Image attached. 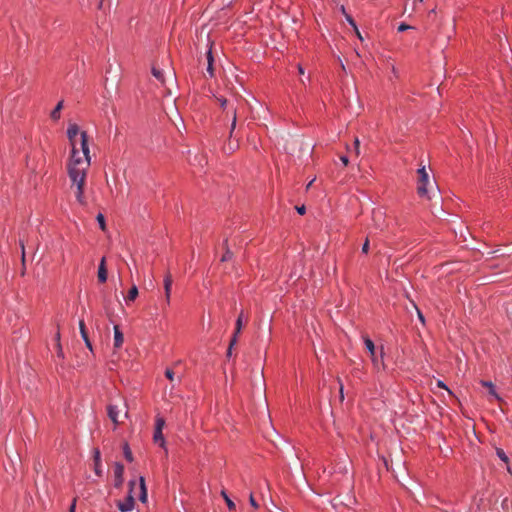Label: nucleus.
Listing matches in <instances>:
<instances>
[{
    "mask_svg": "<svg viewBox=\"0 0 512 512\" xmlns=\"http://www.w3.org/2000/svg\"><path fill=\"white\" fill-rule=\"evenodd\" d=\"M231 257H232V253L229 250H227L221 260L227 261V260L231 259Z\"/></svg>",
    "mask_w": 512,
    "mask_h": 512,
    "instance_id": "72a5a7b5",
    "label": "nucleus"
},
{
    "mask_svg": "<svg viewBox=\"0 0 512 512\" xmlns=\"http://www.w3.org/2000/svg\"><path fill=\"white\" fill-rule=\"evenodd\" d=\"M56 340H57V355L59 357H63V351H62V347L60 344V334L59 333H57V335H56Z\"/></svg>",
    "mask_w": 512,
    "mask_h": 512,
    "instance_id": "cd10ccee",
    "label": "nucleus"
},
{
    "mask_svg": "<svg viewBox=\"0 0 512 512\" xmlns=\"http://www.w3.org/2000/svg\"><path fill=\"white\" fill-rule=\"evenodd\" d=\"M241 331H238L237 330V327H235V331H234V334L232 337H235V338H238V335L240 334Z\"/></svg>",
    "mask_w": 512,
    "mask_h": 512,
    "instance_id": "37998d69",
    "label": "nucleus"
},
{
    "mask_svg": "<svg viewBox=\"0 0 512 512\" xmlns=\"http://www.w3.org/2000/svg\"><path fill=\"white\" fill-rule=\"evenodd\" d=\"M123 475H124V466L121 463L116 462L114 465V486L115 487L119 488L122 486L123 481H124Z\"/></svg>",
    "mask_w": 512,
    "mask_h": 512,
    "instance_id": "0eeeda50",
    "label": "nucleus"
},
{
    "mask_svg": "<svg viewBox=\"0 0 512 512\" xmlns=\"http://www.w3.org/2000/svg\"><path fill=\"white\" fill-rule=\"evenodd\" d=\"M340 394H341V398L343 399V386L340 385Z\"/></svg>",
    "mask_w": 512,
    "mask_h": 512,
    "instance_id": "a18cd8bd",
    "label": "nucleus"
},
{
    "mask_svg": "<svg viewBox=\"0 0 512 512\" xmlns=\"http://www.w3.org/2000/svg\"><path fill=\"white\" fill-rule=\"evenodd\" d=\"M107 411H108V417L111 419V421L114 424H118L119 423L118 416H119V413H120L119 407L117 405L110 404L107 407Z\"/></svg>",
    "mask_w": 512,
    "mask_h": 512,
    "instance_id": "9d476101",
    "label": "nucleus"
},
{
    "mask_svg": "<svg viewBox=\"0 0 512 512\" xmlns=\"http://www.w3.org/2000/svg\"><path fill=\"white\" fill-rule=\"evenodd\" d=\"M313 182H314V180L310 181L306 188L309 189L311 187V185L313 184Z\"/></svg>",
    "mask_w": 512,
    "mask_h": 512,
    "instance_id": "49530a36",
    "label": "nucleus"
},
{
    "mask_svg": "<svg viewBox=\"0 0 512 512\" xmlns=\"http://www.w3.org/2000/svg\"><path fill=\"white\" fill-rule=\"evenodd\" d=\"M341 11H342V13H343L344 15H345V14H347V13H346V11H345L344 6H341Z\"/></svg>",
    "mask_w": 512,
    "mask_h": 512,
    "instance_id": "09e8293b",
    "label": "nucleus"
},
{
    "mask_svg": "<svg viewBox=\"0 0 512 512\" xmlns=\"http://www.w3.org/2000/svg\"><path fill=\"white\" fill-rule=\"evenodd\" d=\"M75 509H76V499L73 500V502L69 508V512H75Z\"/></svg>",
    "mask_w": 512,
    "mask_h": 512,
    "instance_id": "e433bc0d",
    "label": "nucleus"
},
{
    "mask_svg": "<svg viewBox=\"0 0 512 512\" xmlns=\"http://www.w3.org/2000/svg\"><path fill=\"white\" fill-rule=\"evenodd\" d=\"M152 75L161 83H164L163 71L155 66L152 67Z\"/></svg>",
    "mask_w": 512,
    "mask_h": 512,
    "instance_id": "aec40b11",
    "label": "nucleus"
},
{
    "mask_svg": "<svg viewBox=\"0 0 512 512\" xmlns=\"http://www.w3.org/2000/svg\"><path fill=\"white\" fill-rule=\"evenodd\" d=\"M249 502H250L251 506H252L253 508H255V509H257V508L259 507V505H258V503L256 502V500H255V498H254V496H253V494H252V493L250 494Z\"/></svg>",
    "mask_w": 512,
    "mask_h": 512,
    "instance_id": "7c9ffc66",
    "label": "nucleus"
},
{
    "mask_svg": "<svg viewBox=\"0 0 512 512\" xmlns=\"http://www.w3.org/2000/svg\"><path fill=\"white\" fill-rule=\"evenodd\" d=\"M129 486H130V492H129L128 497L123 502H119L117 504L119 510L122 512H128L134 508V498L132 496V490H133V487L135 486V482L130 481Z\"/></svg>",
    "mask_w": 512,
    "mask_h": 512,
    "instance_id": "39448f33",
    "label": "nucleus"
},
{
    "mask_svg": "<svg viewBox=\"0 0 512 512\" xmlns=\"http://www.w3.org/2000/svg\"><path fill=\"white\" fill-rule=\"evenodd\" d=\"M98 281L104 283L107 281V268H106V259L103 257L100 261L97 273Z\"/></svg>",
    "mask_w": 512,
    "mask_h": 512,
    "instance_id": "6e6552de",
    "label": "nucleus"
},
{
    "mask_svg": "<svg viewBox=\"0 0 512 512\" xmlns=\"http://www.w3.org/2000/svg\"><path fill=\"white\" fill-rule=\"evenodd\" d=\"M63 100L59 101L56 107L52 110L50 117L52 120L57 121L60 119V112L63 108Z\"/></svg>",
    "mask_w": 512,
    "mask_h": 512,
    "instance_id": "2eb2a0df",
    "label": "nucleus"
},
{
    "mask_svg": "<svg viewBox=\"0 0 512 512\" xmlns=\"http://www.w3.org/2000/svg\"><path fill=\"white\" fill-rule=\"evenodd\" d=\"M242 326H243V311L239 314V316H238V318L236 320L235 327H237L238 331H241Z\"/></svg>",
    "mask_w": 512,
    "mask_h": 512,
    "instance_id": "bb28decb",
    "label": "nucleus"
},
{
    "mask_svg": "<svg viewBox=\"0 0 512 512\" xmlns=\"http://www.w3.org/2000/svg\"><path fill=\"white\" fill-rule=\"evenodd\" d=\"M216 100L218 101V103L220 104V106L222 108H225L227 105L230 106L231 110H232V114H233V120H232V124H231V130H230V135H232L235 127H236V121H237V106L238 105H234V103H232L231 101H228L226 98L224 97H216ZM240 99H236V102L237 104L240 103Z\"/></svg>",
    "mask_w": 512,
    "mask_h": 512,
    "instance_id": "20e7f679",
    "label": "nucleus"
},
{
    "mask_svg": "<svg viewBox=\"0 0 512 512\" xmlns=\"http://www.w3.org/2000/svg\"><path fill=\"white\" fill-rule=\"evenodd\" d=\"M363 340L367 350L370 353V356H374L376 354V348L373 341L367 336H363Z\"/></svg>",
    "mask_w": 512,
    "mask_h": 512,
    "instance_id": "f3484780",
    "label": "nucleus"
},
{
    "mask_svg": "<svg viewBox=\"0 0 512 512\" xmlns=\"http://www.w3.org/2000/svg\"><path fill=\"white\" fill-rule=\"evenodd\" d=\"M354 30H355V33H356L357 37H358L360 40H363V37H362V35H361L360 31L358 30V28L356 27V29H354Z\"/></svg>",
    "mask_w": 512,
    "mask_h": 512,
    "instance_id": "79ce46f5",
    "label": "nucleus"
},
{
    "mask_svg": "<svg viewBox=\"0 0 512 512\" xmlns=\"http://www.w3.org/2000/svg\"><path fill=\"white\" fill-rule=\"evenodd\" d=\"M352 151L356 156L360 155V141L357 137L354 140V148Z\"/></svg>",
    "mask_w": 512,
    "mask_h": 512,
    "instance_id": "a878e982",
    "label": "nucleus"
},
{
    "mask_svg": "<svg viewBox=\"0 0 512 512\" xmlns=\"http://www.w3.org/2000/svg\"><path fill=\"white\" fill-rule=\"evenodd\" d=\"M206 58H207V72L210 77H213L214 76V69H213L214 58H213L211 49H209L207 51Z\"/></svg>",
    "mask_w": 512,
    "mask_h": 512,
    "instance_id": "4468645a",
    "label": "nucleus"
},
{
    "mask_svg": "<svg viewBox=\"0 0 512 512\" xmlns=\"http://www.w3.org/2000/svg\"><path fill=\"white\" fill-rule=\"evenodd\" d=\"M232 355V348L231 346L228 347V350H227V356L230 357Z\"/></svg>",
    "mask_w": 512,
    "mask_h": 512,
    "instance_id": "c03bdc74",
    "label": "nucleus"
},
{
    "mask_svg": "<svg viewBox=\"0 0 512 512\" xmlns=\"http://www.w3.org/2000/svg\"><path fill=\"white\" fill-rule=\"evenodd\" d=\"M139 500L143 503L147 501V489L145 485V480L143 477H140V495Z\"/></svg>",
    "mask_w": 512,
    "mask_h": 512,
    "instance_id": "dca6fc26",
    "label": "nucleus"
},
{
    "mask_svg": "<svg viewBox=\"0 0 512 512\" xmlns=\"http://www.w3.org/2000/svg\"><path fill=\"white\" fill-rule=\"evenodd\" d=\"M165 376H166V377H167L171 382H173V381L175 380V377H174V376H175V374H174L173 370H171V369H166V371H165Z\"/></svg>",
    "mask_w": 512,
    "mask_h": 512,
    "instance_id": "c85d7f7f",
    "label": "nucleus"
},
{
    "mask_svg": "<svg viewBox=\"0 0 512 512\" xmlns=\"http://www.w3.org/2000/svg\"><path fill=\"white\" fill-rule=\"evenodd\" d=\"M437 387H439V388H443V389H446V390L448 391L449 395H451V394H452V392H451V391L446 387V385H445L442 381H440V380H438V381H437Z\"/></svg>",
    "mask_w": 512,
    "mask_h": 512,
    "instance_id": "473e14b6",
    "label": "nucleus"
},
{
    "mask_svg": "<svg viewBox=\"0 0 512 512\" xmlns=\"http://www.w3.org/2000/svg\"><path fill=\"white\" fill-rule=\"evenodd\" d=\"M418 184H417V193L420 197L430 198L428 195V187L431 186V182L429 179V175L425 169V166H422L418 169Z\"/></svg>",
    "mask_w": 512,
    "mask_h": 512,
    "instance_id": "f03ea898",
    "label": "nucleus"
},
{
    "mask_svg": "<svg viewBox=\"0 0 512 512\" xmlns=\"http://www.w3.org/2000/svg\"><path fill=\"white\" fill-rule=\"evenodd\" d=\"M88 146L87 132L80 133V140H77V152L73 154L71 147V156L68 163V175L73 186H76L75 196L80 204L85 203L84 198V185L86 180V173L90 166V155Z\"/></svg>",
    "mask_w": 512,
    "mask_h": 512,
    "instance_id": "f257e3e1",
    "label": "nucleus"
},
{
    "mask_svg": "<svg viewBox=\"0 0 512 512\" xmlns=\"http://www.w3.org/2000/svg\"><path fill=\"white\" fill-rule=\"evenodd\" d=\"M345 18L346 20L348 21V23L354 28L356 29V23L355 21L353 20V18L349 15V14H345Z\"/></svg>",
    "mask_w": 512,
    "mask_h": 512,
    "instance_id": "2f4dec72",
    "label": "nucleus"
},
{
    "mask_svg": "<svg viewBox=\"0 0 512 512\" xmlns=\"http://www.w3.org/2000/svg\"><path fill=\"white\" fill-rule=\"evenodd\" d=\"M481 384H482V386H484V387L488 388V390H489V394H490L491 396H493V397H494L495 399H497V400H500V397H499V396H498V394L496 393V391H495V387H494V384H493L492 382H490V381H484V380H483V381H481Z\"/></svg>",
    "mask_w": 512,
    "mask_h": 512,
    "instance_id": "a211bd4d",
    "label": "nucleus"
},
{
    "mask_svg": "<svg viewBox=\"0 0 512 512\" xmlns=\"http://www.w3.org/2000/svg\"><path fill=\"white\" fill-rule=\"evenodd\" d=\"M371 360L373 365L379 369L380 366H383V347L381 348L380 356L378 357L376 354L371 356Z\"/></svg>",
    "mask_w": 512,
    "mask_h": 512,
    "instance_id": "6ab92c4d",
    "label": "nucleus"
},
{
    "mask_svg": "<svg viewBox=\"0 0 512 512\" xmlns=\"http://www.w3.org/2000/svg\"><path fill=\"white\" fill-rule=\"evenodd\" d=\"M172 276L170 273H167L164 278V290H165V298L167 304L170 303V295H171V288H172Z\"/></svg>",
    "mask_w": 512,
    "mask_h": 512,
    "instance_id": "1a4fd4ad",
    "label": "nucleus"
},
{
    "mask_svg": "<svg viewBox=\"0 0 512 512\" xmlns=\"http://www.w3.org/2000/svg\"><path fill=\"white\" fill-rule=\"evenodd\" d=\"M123 452H124V456L125 458L129 461V462H132L133 461V455H132V452L128 446L127 443L124 444V447H123Z\"/></svg>",
    "mask_w": 512,
    "mask_h": 512,
    "instance_id": "5701e85b",
    "label": "nucleus"
},
{
    "mask_svg": "<svg viewBox=\"0 0 512 512\" xmlns=\"http://www.w3.org/2000/svg\"><path fill=\"white\" fill-rule=\"evenodd\" d=\"M79 329H80L81 336H82V338H83L87 348L92 350V345H91V342L89 340V337H88V334H87V331H86V326H85V323H84L83 320H80V322H79Z\"/></svg>",
    "mask_w": 512,
    "mask_h": 512,
    "instance_id": "ddd939ff",
    "label": "nucleus"
},
{
    "mask_svg": "<svg viewBox=\"0 0 512 512\" xmlns=\"http://www.w3.org/2000/svg\"><path fill=\"white\" fill-rule=\"evenodd\" d=\"M138 296V288L133 285L130 290L128 291V295L126 297V300L127 301H133L136 299V297Z\"/></svg>",
    "mask_w": 512,
    "mask_h": 512,
    "instance_id": "412c9836",
    "label": "nucleus"
},
{
    "mask_svg": "<svg viewBox=\"0 0 512 512\" xmlns=\"http://www.w3.org/2000/svg\"><path fill=\"white\" fill-rule=\"evenodd\" d=\"M340 160H341V162H342L345 166H347V165H348V163H349V160H348V157H347V156H341V157H340Z\"/></svg>",
    "mask_w": 512,
    "mask_h": 512,
    "instance_id": "c9c22d12",
    "label": "nucleus"
},
{
    "mask_svg": "<svg viewBox=\"0 0 512 512\" xmlns=\"http://www.w3.org/2000/svg\"><path fill=\"white\" fill-rule=\"evenodd\" d=\"M412 26L408 25V24H405V23H401L399 26H398V31L399 32H403V31H406L408 29H411Z\"/></svg>",
    "mask_w": 512,
    "mask_h": 512,
    "instance_id": "c756f323",
    "label": "nucleus"
},
{
    "mask_svg": "<svg viewBox=\"0 0 512 512\" xmlns=\"http://www.w3.org/2000/svg\"><path fill=\"white\" fill-rule=\"evenodd\" d=\"M234 149H235L234 147L229 146L230 151H233Z\"/></svg>",
    "mask_w": 512,
    "mask_h": 512,
    "instance_id": "3c124183",
    "label": "nucleus"
},
{
    "mask_svg": "<svg viewBox=\"0 0 512 512\" xmlns=\"http://www.w3.org/2000/svg\"><path fill=\"white\" fill-rule=\"evenodd\" d=\"M299 73L300 74H304V70H303V68L301 66H299Z\"/></svg>",
    "mask_w": 512,
    "mask_h": 512,
    "instance_id": "de8ad7c7",
    "label": "nucleus"
},
{
    "mask_svg": "<svg viewBox=\"0 0 512 512\" xmlns=\"http://www.w3.org/2000/svg\"><path fill=\"white\" fill-rule=\"evenodd\" d=\"M94 471L97 476H102L103 471L101 469V456L98 449L94 450Z\"/></svg>",
    "mask_w": 512,
    "mask_h": 512,
    "instance_id": "9b49d317",
    "label": "nucleus"
},
{
    "mask_svg": "<svg viewBox=\"0 0 512 512\" xmlns=\"http://www.w3.org/2000/svg\"><path fill=\"white\" fill-rule=\"evenodd\" d=\"M164 426H165V420L162 417H157L156 423H155L153 440L156 444H159L161 447H165V444H166L163 433H162Z\"/></svg>",
    "mask_w": 512,
    "mask_h": 512,
    "instance_id": "7ed1b4c3",
    "label": "nucleus"
},
{
    "mask_svg": "<svg viewBox=\"0 0 512 512\" xmlns=\"http://www.w3.org/2000/svg\"><path fill=\"white\" fill-rule=\"evenodd\" d=\"M417 315H418L419 320H420L422 323H424V322H425V320H424V316H423V314L421 313V311H420L419 309H417Z\"/></svg>",
    "mask_w": 512,
    "mask_h": 512,
    "instance_id": "4c0bfd02",
    "label": "nucleus"
},
{
    "mask_svg": "<svg viewBox=\"0 0 512 512\" xmlns=\"http://www.w3.org/2000/svg\"><path fill=\"white\" fill-rule=\"evenodd\" d=\"M79 127L75 123H71L67 129V137L69 139L70 145L73 148V154L77 152V135L79 134Z\"/></svg>",
    "mask_w": 512,
    "mask_h": 512,
    "instance_id": "423d86ee",
    "label": "nucleus"
},
{
    "mask_svg": "<svg viewBox=\"0 0 512 512\" xmlns=\"http://www.w3.org/2000/svg\"><path fill=\"white\" fill-rule=\"evenodd\" d=\"M97 221L99 223V226L101 228V230L105 231L106 230V224H105V218L102 214H98L97 215Z\"/></svg>",
    "mask_w": 512,
    "mask_h": 512,
    "instance_id": "393cba45",
    "label": "nucleus"
},
{
    "mask_svg": "<svg viewBox=\"0 0 512 512\" xmlns=\"http://www.w3.org/2000/svg\"><path fill=\"white\" fill-rule=\"evenodd\" d=\"M20 245L22 248V261H24L25 260V250H24V243L22 240L20 241Z\"/></svg>",
    "mask_w": 512,
    "mask_h": 512,
    "instance_id": "58836bf2",
    "label": "nucleus"
},
{
    "mask_svg": "<svg viewBox=\"0 0 512 512\" xmlns=\"http://www.w3.org/2000/svg\"><path fill=\"white\" fill-rule=\"evenodd\" d=\"M124 336L123 333L120 331V328L118 325L114 326V347L120 348L123 344Z\"/></svg>",
    "mask_w": 512,
    "mask_h": 512,
    "instance_id": "f8f14e48",
    "label": "nucleus"
},
{
    "mask_svg": "<svg viewBox=\"0 0 512 512\" xmlns=\"http://www.w3.org/2000/svg\"><path fill=\"white\" fill-rule=\"evenodd\" d=\"M236 343H237V338L232 337V339H231V341H230V345H229V346H231V348H233V346H234Z\"/></svg>",
    "mask_w": 512,
    "mask_h": 512,
    "instance_id": "a19ab883",
    "label": "nucleus"
},
{
    "mask_svg": "<svg viewBox=\"0 0 512 512\" xmlns=\"http://www.w3.org/2000/svg\"><path fill=\"white\" fill-rule=\"evenodd\" d=\"M103 1H104V0H101V1H100V3H99V8H102Z\"/></svg>",
    "mask_w": 512,
    "mask_h": 512,
    "instance_id": "8fccbe9b",
    "label": "nucleus"
},
{
    "mask_svg": "<svg viewBox=\"0 0 512 512\" xmlns=\"http://www.w3.org/2000/svg\"><path fill=\"white\" fill-rule=\"evenodd\" d=\"M297 212L300 215H303L305 213V206L297 207Z\"/></svg>",
    "mask_w": 512,
    "mask_h": 512,
    "instance_id": "ea45409f",
    "label": "nucleus"
},
{
    "mask_svg": "<svg viewBox=\"0 0 512 512\" xmlns=\"http://www.w3.org/2000/svg\"><path fill=\"white\" fill-rule=\"evenodd\" d=\"M368 250H369V240L367 239L365 241V243L363 244V246H362V252L363 253H368Z\"/></svg>",
    "mask_w": 512,
    "mask_h": 512,
    "instance_id": "f704fd0d",
    "label": "nucleus"
},
{
    "mask_svg": "<svg viewBox=\"0 0 512 512\" xmlns=\"http://www.w3.org/2000/svg\"><path fill=\"white\" fill-rule=\"evenodd\" d=\"M496 454L503 462L508 463V456L502 449L498 448Z\"/></svg>",
    "mask_w": 512,
    "mask_h": 512,
    "instance_id": "b1692460",
    "label": "nucleus"
},
{
    "mask_svg": "<svg viewBox=\"0 0 512 512\" xmlns=\"http://www.w3.org/2000/svg\"><path fill=\"white\" fill-rule=\"evenodd\" d=\"M221 496L224 498V500L230 510L235 509L234 502L228 497V495L226 494V492L224 490L221 491Z\"/></svg>",
    "mask_w": 512,
    "mask_h": 512,
    "instance_id": "4be33fe9",
    "label": "nucleus"
}]
</instances>
